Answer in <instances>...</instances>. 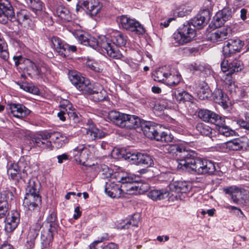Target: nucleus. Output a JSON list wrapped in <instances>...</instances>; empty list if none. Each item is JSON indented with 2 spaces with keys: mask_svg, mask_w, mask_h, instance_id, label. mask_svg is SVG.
<instances>
[{
  "mask_svg": "<svg viewBox=\"0 0 249 249\" xmlns=\"http://www.w3.org/2000/svg\"><path fill=\"white\" fill-rule=\"evenodd\" d=\"M166 150L167 153L173 156H179L182 158L178 163L177 167L179 169L185 170L197 175H211L215 171L213 162L205 159L192 158L190 149L183 144L169 145L166 147Z\"/></svg>",
  "mask_w": 249,
  "mask_h": 249,
  "instance_id": "nucleus-1",
  "label": "nucleus"
},
{
  "mask_svg": "<svg viewBox=\"0 0 249 249\" xmlns=\"http://www.w3.org/2000/svg\"><path fill=\"white\" fill-rule=\"evenodd\" d=\"M73 34L82 44L89 46L94 49H101L104 53H106L110 57L114 59H121L122 57V53L118 51L116 47L110 45L109 40L105 36L96 39L82 30L75 31Z\"/></svg>",
  "mask_w": 249,
  "mask_h": 249,
  "instance_id": "nucleus-2",
  "label": "nucleus"
},
{
  "mask_svg": "<svg viewBox=\"0 0 249 249\" xmlns=\"http://www.w3.org/2000/svg\"><path fill=\"white\" fill-rule=\"evenodd\" d=\"M113 178L117 182L121 183L123 196L125 194L132 195L141 193L145 191L147 188V184H141L135 182V178L133 175L127 172L119 171L116 172Z\"/></svg>",
  "mask_w": 249,
  "mask_h": 249,
  "instance_id": "nucleus-3",
  "label": "nucleus"
},
{
  "mask_svg": "<svg viewBox=\"0 0 249 249\" xmlns=\"http://www.w3.org/2000/svg\"><path fill=\"white\" fill-rule=\"evenodd\" d=\"M108 118L121 128L135 129L142 125V121L137 116L131 115L112 110L108 113Z\"/></svg>",
  "mask_w": 249,
  "mask_h": 249,
  "instance_id": "nucleus-4",
  "label": "nucleus"
},
{
  "mask_svg": "<svg viewBox=\"0 0 249 249\" xmlns=\"http://www.w3.org/2000/svg\"><path fill=\"white\" fill-rule=\"evenodd\" d=\"M141 126L144 135L149 139L165 142H171L173 139V136L170 133L166 132L160 133L159 125L153 122L142 123Z\"/></svg>",
  "mask_w": 249,
  "mask_h": 249,
  "instance_id": "nucleus-5",
  "label": "nucleus"
},
{
  "mask_svg": "<svg viewBox=\"0 0 249 249\" xmlns=\"http://www.w3.org/2000/svg\"><path fill=\"white\" fill-rule=\"evenodd\" d=\"M236 0H218V7L221 9L217 12L214 17L215 26H220L226 21L230 20L232 17V12L231 7L235 4Z\"/></svg>",
  "mask_w": 249,
  "mask_h": 249,
  "instance_id": "nucleus-6",
  "label": "nucleus"
},
{
  "mask_svg": "<svg viewBox=\"0 0 249 249\" xmlns=\"http://www.w3.org/2000/svg\"><path fill=\"white\" fill-rule=\"evenodd\" d=\"M196 36L195 29L188 23L184 24L173 35V39L179 45H183L191 41Z\"/></svg>",
  "mask_w": 249,
  "mask_h": 249,
  "instance_id": "nucleus-7",
  "label": "nucleus"
},
{
  "mask_svg": "<svg viewBox=\"0 0 249 249\" xmlns=\"http://www.w3.org/2000/svg\"><path fill=\"white\" fill-rule=\"evenodd\" d=\"M120 26L123 29L135 32L138 35H142L145 32L143 26L135 19L131 18L126 15H122L117 18Z\"/></svg>",
  "mask_w": 249,
  "mask_h": 249,
  "instance_id": "nucleus-8",
  "label": "nucleus"
},
{
  "mask_svg": "<svg viewBox=\"0 0 249 249\" xmlns=\"http://www.w3.org/2000/svg\"><path fill=\"white\" fill-rule=\"evenodd\" d=\"M96 148L94 145L84 146L79 145L73 151L76 161L83 165H86V162L94 155Z\"/></svg>",
  "mask_w": 249,
  "mask_h": 249,
  "instance_id": "nucleus-9",
  "label": "nucleus"
},
{
  "mask_svg": "<svg viewBox=\"0 0 249 249\" xmlns=\"http://www.w3.org/2000/svg\"><path fill=\"white\" fill-rule=\"evenodd\" d=\"M69 79L76 89L84 94L90 92L91 83L89 80L82 76L80 73L71 71L69 74Z\"/></svg>",
  "mask_w": 249,
  "mask_h": 249,
  "instance_id": "nucleus-10",
  "label": "nucleus"
},
{
  "mask_svg": "<svg viewBox=\"0 0 249 249\" xmlns=\"http://www.w3.org/2000/svg\"><path fill=\"white\" fill-rule=\"evenodd\" d=\"M15 18L13 8L8 0H0V22L6 24Z\"/></svg>",
  "mask_w": 249,
  "mask_h": 249,
  "instance_id": "nucleus-11",
  "label": "nucleus"
},
{
  "mask_svg": "<svg viewBox=\"0 0 249 249\" xmlns=\"http://www.w3.org/2000/svg\"><path fill=\"white\" fill-rule=\"evenodd\" d=\"M105 191L111 198H120L123 196L121 183L116 179H110L106 182Z\"/></svg>",
  "mask_w": 249,
  "mask_h": 249,
  "instance_id": "nucleus-12",
  "label": "nucleus"
},
{
  "mask_svg": "<svg viewBox=\"0 0 249 249\" xmlns=\"http://www.w3.org/2000/svg\"><path fill=\"white\" fill-rule=\"evenodd\" d=\"M13 194L8 190H2L0 193V218H3L8 214V203L12 200Z\"/></svg>",
  "mask_w": 249,
  "mask_h": 249,
  "instance_id": "nucleus-13",
  "label": "nucleus"
},
{
  "mask_svg": "<svg viewBox=\"0 0 249 249\" xmlns=\"http://www.w3.org/2000/svg\"><path fill=\"white\" fill-rule=\"evenodd\" d=\"M243 45V42L238 38L229 39L223 47L224 55L225 57H229L231 54L240 52Z\"/></svg>",
  "mask_w": 249,
  "mask_h": 249,
  "instance_id": "nucleus-14",
  "label": "nucleus"
},
{
  "mask_svg": "<svg viewBox=\"0 0 249 249\" xmlns=\"http://www.w3.org/2000/svg\"><path fill=\"white\" fill-rule=\"evenodd\" d=\"M198 116L203 121L215 124H222L224 122V118L208 109L200 110Z\"/></svg>",
  "mask_w": 249,
  "mask_h": 249,
  "instance_id": "nucleus-15",
  "label": "nucleus"
},
{
  "mask_svg": "<svg viewBox=\"0 0 249 249\" xmlns=\"http://www.w3.org/2000/svg\"><path fill=\"white\" fill-rule=\"evenodd\" d=\"M32 141L36 146L43 149H52L53 146L49 132H42L35 136L32 139Z\"/></svg>",
  "mask_w": 249,
  "mask_h": 249,
  "instance_id": "nucleus-16",
  "label": "nucleus"
},
{
  "mask_svg": "<svg viewBox=\"0 0 249 249\" xmlns=\"http://www.w3.org/2000/svg\"><path fill=\"white\" fill-rule=\"evenodd\" d=\"M83 4L86 13L92 18L97 16L102 8L99 0H86L83 1Z\"/></svg>",
  "mask_w": 249,
  "mask_h": 249,
  "instance_id": "nucleus-17",
  "label": "nucleus"
},
{
  "mask_svg": "<svg viewBox=\"0 0 249 249\" xmlns=\"http://www.w3.org/2000/svg\"><path fill=\"white\" fill-rule=\"evenodd\" d=\"M6 216L5 231L7 232H11L17 227L19 222V213L16 211H12Z\"/></svg>",
  "mask_w": 249,
  "mask_h": 249,
  "instance_id": "nucleus-18",
  "label": "nucleus"
},
{
  "mask_svg": "<svg viewBox=\"0 0 249 249\" xmlns=\"http://www.w3.org/2000/svg\"><path fill=\"white\" fill-rule=\"evenodd\" d=\"M41 203L40 195H25L23 201V206L30 211L38 209Z\"/></svg>",
  "mask_w": 249,
  "mask_h": 249,
  "instance_id": "nucleus-19",
  "label": "nucleus"
},
{
  "mask_svg": "<svg viewBox=\"0 0 249 249\" xmlns=\"http://www.w3.org/2000/svg\"><path fill=\"white\" fill-rule=\"evenodd\" d=\"M231 29L230 27H223L214 30L208 35V38L213 42L221 41L227 38L231 34Z\"/></svg>",
  "mask_w": 249,
  "mask_h": 249,
  "instance_id": "nucleus-20",
  "label": "nucleus"
},
{
  "mask_svg": "<svg viewBox=\"0 0 249 249\" xmlns=\"http://www.w3.org/2000/svg\"><path fill=\"white\" fill-rule=\"evenodd\" d=\"M41 226V223L37 222L30 227L27 236L26 246L27 248H32L34 247L35 240L39 234Z\"/></svg>",
  "mask_w": 249,
  "mask_h": 249,
  "instance_id": "nucleus-21",
  "label": "nucleus"
},
{
  "mask_svg": "<svg viewBox=\"0 0 249 249\" xmlns=\"http://www.w3.org/2000/svg\"><path fill=\"white\" fill-rule=\"evenodd\" d=\"M109 40L110 44L116 47L118 51L121 53L117 46H123L126 43V37L118 31H113L110 33V39L107 38Z\"/></svg>",
  "mask_w": 249,
  "mask_h": 249,
  "instance_id": "nucleus-22",
  "label": "nucleus"
},
{
  "mask_svg": "<svg viewBox=\"0 0 249 249\" xmlns=\"http://www.w3.org/2000/svg\"><path fill=\"white\" fill-rule=\"evenodd\" d=\"M90 89V93H85L84 94L91 95L92 99L95 102L102 101L107 97L106 91L99 85L94 86L91 84Z\"/></svg>",
  "mask_w": 249,
  "mask_h": 249,
  "instance_id": "nucleus-23",
  "label": "nucleus"
},
{
  "mask_svg": "<svg viewBox=\"0 0 249 249\" xmlns=\"http://www.w3.org/2000/svg\"><path fill=\"white\" fill-rule=\"evenodd\" d=\"M224 192L231 196L232 201L235 204H238L240 198H242V194L245 192L244 189L236 186H232L224 188Z\"/></svg>",
  "mask_w": 249,
  "mask_h": 249,
  "instance_id": "nucleus-24",
  "label": "nucleus"
},
{
  "mask_svg": "<svg viewBox=\"0 0 249 249\" xmlns=\"http://www.w3.org/2000/svg\"><path fill=\"white\" fill-rule=\"evenodd\" d=\"M169 187L172 192L181 193H186L191 189L190 184L182 181H173L170 183Z\"/></svg>",
  "mask_w": 249,
  "mask_h": 249,
  "instance_id": "nucleus-25",
  "label": "nucleus"
},
{
  "mask_svg": "<svg viewBox=\"0 0 249 249\" xmlns=\"http://www.w3.org/2000/svg\"><path fill=\"white\" fill-rule=\"evenodd\" d=\"M209 18V11L206 10H203L192 19L191 24L194 27L201 28L204 26Z\"/></svg>",
  "mask_w": 249,
  "mask_h": 249,
  "instance_id": "nucleus-26",
  "label": "nucleus"
},
{
  "mask_svg": "<svg viewBox=\"0 0 249 249\" xmlns=\"http://www.w3.org/2000/svg\"><path fill=\"white\" fill-rule=\"evenodd\" d=\"M16 20L17 22L26 28L31 27L32 20L30 13L26 10H21L17 13Z\"/></svg>",
  "mask_w": 249,
  "mask_h": 249,
  "instance_id": "nucleus-27",
  "label": "nucleus"
},
{
  "mask_svg": "<svg viewBox=\"0 0 249 249\" xmlns=\"http://www.w3.org/2000/svg\"><path fill=\"white\" fill-rule=\"evenodd\" d=\"M181 75L178 71L172 69L170 67L168 74L166 75L164 83L169 86H174L178 85L180 81Z\"/></svg>",
  "mask_w": 249,
  "mask_h": 249,
  "instance_id": "nucleus-28",
  "label": "nucleus"
},
{
  "mask_svg": "<svg viewBox=\"0 0 249 249\" xmlns=\"http://www.w3.org/2000/svg\"><path fill=\"white\" fill-rule=\"evenodd\" d=\"M50 135L52 142L57 148H61L68 142L67 137L60 132L50 133Z\"/></svg>",
  "mask_w": 249,
  "mask_h": 249,
  "instance_id": "nucleus-29",
  "label": "nucleus"
},
{
  "mask_svg": "<svg viewBox=\"0 0 249 249\" xmlns=\"http://www.w3.org/2000/svg\"><path fill=\"white\" fill-rule=\"evenodd\" d=\"M10 109L13 115L19 118L23 117L29 112V110L21 104H11Z\"/></svg>",
  "mask_w": 249,
  "mask_h": 249,
  "instance_id": "nucleus-30",
  "label": "nucleus"
},
{
  "mask_svg": "<svg viewBox=\"0 0 249 249\" xmlns=\"http://www.w3.org/2000/svg\"><path fill=\"white\" fill-rule=\"evenodd\" d=\"M86 134L90 140L101 139L105 136L104 132L95 127L91 122L89 127L87 128Z\"/></svg>",
  "mask_w": 249,
  "mask_h": 249,
  "instance_id": "nucleus-31",
  "label": "nucleus"
},
{
  "mask_svg": "<svg viewBox=\"0 0 249 249\" xmlns=\"http://www.w3.org/2000/svg\"><path fill=\"white\" fill-rule=\"evenodd\" d=\"M170 66H164L159 68L153 73L154 80L159 82H164L166 75L168 74Z\"/></svg>",
  "mask_w": 249,
  "mask_h": 249,
  "instance_id": "nucleus-32",
  "label": "nucleus"
},
{
  "mask_svg": "<svg viewBox=\"0 0 249 249\" xmlns=\"http://www.w3.org/2000/svg\"><path fill=\"white\" fill-rule=\"evenodd\" d=\"M196 93L199 99L205 100L212 95V91L207 84L203 82L199 84L196 90Z\"/></svg>",
  "mask_w": 249,
  "mask_h": 249,
  "instance_id": "nucleus-33",
  "label": "nucleus"
},
{
  "mask_svg": "<svg viewBox=\"0 0 249 249\" xmlns=\"http://www.w3.org/2000/svg\"><path fill=\"white\" fill-rule=\"evenodd\" d=\"M39 182L35 178L30 179L26 188V195H39Z\"/></svg>",
  "mask_w": 249,
  "mask_h": 249,
  "instance_id": "nucleus-34",
  "label": "nucleus"
},
{
  "mask_svg": "<svg viewBox=\"0 0 249 249\" xmlns=\"http://www.w3.org/2000/svg\"><path fill=\"white\" fill-rule=\"evenodd\" d=\"M20 173L15 163L8 165L7 175L11 179L18 181L19 179H21Z\"/></svg>",
  "mask_w": 249,
  "mask_h": 249,
  "instance_id": "nucleus-35",
  "label": "nucleus"
},
{
  "mask_svg": "<svg viewBox=\"0 0 249 249\" xmlns=\"http://www.w3.org/2000/svg\"><path fill=\"white\" fill-rule=\"evenodd\" d=\"M169 195V192L165 190L154 189L148 193V196L153 200H159L166 198Z\"/></svg>",
  "mask_w": 249,
  "mask_h": 249,
  "instance_id": "nucleus-36",
  "label": "nucleus"
},
{
  "mask_svg": "<svg viewBox=\"0 0 249 249\" xmlns=\"http://www.w3.org/2000/svg\"><path fill=\"white\" fill-rule=\"evenodd\" d=\"M214 101L218 104L223 106H226L229 98L226 94H224L220 89H216L213 93Z\"/></svg>",
  "mask_w": 249,
  "mask_h": 249,
  "instance_id": "nucleus-37",
  "label": "nucleus"
},
{
  "mask_svg": "<svg viewBox=\"0 0 249 249\" xmlns=\"http://www.w3.org/2000/svg\"><path fill=\"white\" fill-rule=\"evenodd\" d=\"M137 165H142L145 167H151L154 165V161L150 155L140 153Z\"/></svg>",
  "mask_w": 249,
  "mask_h": 249,
  "instance_id": "nucleus-38",
  "label": "nucleus"
},
{
  "mask_svg": "<svg viewBox=\"0 0 249 249\" xmlns=\"http://www.w3.org/2000/svg\"><path fill=\"white\" fill-rule=\"evenodd\" d=\"M174 96L177 101L183 102L190 101L193 98L190 94L182 89H176Z\"/></svg>",
  "mask_w": 249,
  "mask_h": 249,
  "instance_id": "nucleus-39",
  "label": "nucleus"
},
{
  "mask_svg": "<svg viewBox=\"0 0 249 249\" xmlns=\"http://www.w3.org/2000/svg\"><path fill=\"white\" fill-rule=\"evenodd\" d=\"M223 81L225 84V88L228 90L231 93L235 91L236 87L231 73H228L223 76Z\"/></svg>",
  "mask_w": 249,
  "mask_h": 249,
  "instance_id": "nucleus-40",
  "label": "nucleus"
},
{
  "mask_svg": "<svg viewBox=\"0 0 249 249\" xmlns=\"http://www.w3.org/2000/svg\"><path fill=\"white\" fill-rule=\"evenodd\" d=\"M56 14L62 20L65 21H70L71 18L68 9L62 6H58L57 8Z\"/></svg>",
  "mask_w": 249,
  "mask_h": 249,
  "instance_id": "nucleus-41",
  "label": "nucleus"
},
{
  "mask_svg": "<svg viewBox=\"0 0 249 249\" xmlns=\"http://www.w3.org/2000/svg\"><path fill=\"white\" fill-rule=\"evenodd\" d=\"M224 123L225 122L222 124H216L217 126V129L218 133L225 137L233 136L235 134L234 131L231 129L228 126L224 125Z\"/></svg>",
  "mask_w": 249,
  "mask_h": 249,
  "instance_id": "nucleus-42",
  "label": "nucleus"
},
{
  "mask_svg": "<svg viewBox=\"0 0 249 249\" xmlns=\"http://www.w3.org/2000/svg\"><path fill=\"white\" fill-rule=\"evenodd\" d=\"M52 43L53 48L58 52L60 55H63V46L66 43H64L59 38L53 36L52 38Z\"/></svg>",
  "mask_w": 249,
  "mask_h": 249,
  "instance_id": "nucleus-43",
  "label": "nucleus"
},
{
  "mask_svg": "<svg viewBox=\"0 0 249 249\" xmlns=\"http://www.w3.org/2000/svg\"><path fill=\"white\" fill-rule=\"evenodd\" d=\"M26 3L34 12L37 13L42 9L43 3L40 0H26Z\"/></svg>",
  "mask_w": 249,
  "mask_h": 249,
  "instance_id": "nucleus-44",
  "label": "nucleus"
},
{
  "mask_svg": "<svg viewBox=\"0 0 249 249\" xmlns=\"http://www.w3.org/2000/svg\"><path fill=\"white\" fill-rule=\"evenodd\" d=\"M196 129L201 135L212 137V129L208 125L203 123L198 124L196 126Z\"/></svg>",
  "mask_w": 249,
  "mask_h": 249,
  "instance_id": "nucleus-45",
  "label": "nucleus"
},
{
  "mask_svg": "<svg viewBox=\"0 0 249 249\" xmlns=\"http://www.w3.org/2000/svg\"><path fill=\"white\" fill-rule=\"evenodd\" d=\"M27 71L28 75L31 77H33L34 76H38L39 64L36 65L34 62L30 61L27 68Z\"/></svg>",
  "mask_w": 249,
  "mask_h": 249,
  "instance_id": "nucleus-46",
  "label": "nucleus"
},
{
  "mask_svg": "<svg viewBox=\"0 0 249 249\" xmlns=\"http://www.w3.org/2000/svg\"><path fill=\"white\" fill-rule=\"evenodd\" d=\"M242 68L241 62L235 60L229 64L228 66V73L232 74L235 72H238L241 71Z\"/></svg>",
  "mask_w": 249,
  "mask_h": 249,
  "instance_id": "nucleus-47",
  "label": "nucleus"
},
{
  "mask_svg": "<svg viewBox=\"0 0 249 249\" xmlns=\"http://www.w3.org/2000/svg\"><path fill=\"white\" fill-rule=\"evenodd\" d=\"M139 154H140V153L138 152H127L124 157L128 161L137 165L138 162Z\"/></svg>",
  "mask_w": 249,
  "mask_h": 249,
  "instance_id": "nucleus-48",
  "label": "nucleus"
},
{
  "mask_svg": "<svg viewBox=\"0 0 249 249\" xmlns=\"http://www.w3.org/2000/svg\"><path fill=\"white\" fill-rule=\"evenodd\" d=\"M21 89L25 90V91L34 94H37L39 92L38 89L32 85L31 84H29L27 83H23L19 85Z\"/></svg>",
  "mask_w": 249,
  "mask_h": 249,
  "instance_id": "nucleus-49",
  "label": "nucleus"
},
{
  "mask_svg": "<svg viewBox=\"0 0 249 249\" xmlns=\"http://www.w3.org/2000/svg\"><path fill=\"white\" fill-rule=\"evenodd\" d=\"M139 214H134L130 220L127 221L125 225L121 226L120 228L121 229H127L129 228V226L131 225L133 226L137 227L139 221Z\"/></svg>",
  "mask_w": 249,
  "mask_h": 249,
  "instance_id": "nucleus-50",
  "label": "nucleus"
},
{
  "mask_svg": "<svg viewBox=\"0 0 249 249\" xmlns=\"http://www.w3.org/2000/svg\"><path fill=\"white\" fill-rule=\"evenodd\" d=\"M225 146L229 150L233 151L238 150L241 147L239 140L237 139H234L226 142Z\"/></svg>",
  "mask_w": 249,
  "mask_h": 249,
  "instance_id": "nucleus-51",
  "label": "nucleus"
},
{
  "mask_svg": "<svg viewBox=\"0 0 249 249\" xmlns=\"http://www.w3.org/2000/svg\"><path fill=\"white\" fill-rule=\"evenodd\" d=\"M16 165H17L20 172H22L23 173L26 172L29 168L28 162L26 161L23 157L21 158L18 162L16 163Z\"/></svg>",
  "mask_w": 249,
  "mask_h": 249,
  "instance_id": "nucleus-52",
  "label": "nucleus"
},
{
  "mask_svg": "<svg viewBox=\"0 0 249 249\" xmlns=\"http://www.w3.org/2000/svg\"><path fill=\"white\" fill-rule=\"evenodd\" d=\"M102 169V174L105 175V177L110 178V179H115L113 178L114 174L116 172L113 173L111 169H110L107 165H104L101 166Z\"/></svg>",
  "mask_w": 249,
  "mask_h": 249,
  "instance_id": "nucleus-53",
  "label": "nucleus"
},
{
  "mask_svg": "<svg viewBox=\"0 0 249 249\" xmlns=\"http://www.w3.org/2000/svg\"><path fill=\"white\" fill-rule=\"evenodd\" d=\"M49 72V68L45 64L42 63L39 64V73L38 76H45Z\"/></svg>",
  "mask_w": 249,
  "mask_h": 249,
  "instance_id": "nucleus-54",
  "label": "nucleus"
},
{
  "mask_svg": "<svg viewBox=\"0 0 249 249\" xmlns=\"http://www.w3.org/2000/svg\"><path fill=\"white\" fill-rule=\"evenodd\" d=\"M224 208L227 209H231L232 211H233V213L234 214L241 216V215L243 216V213L240 209L236 207L235 206H231L229 204H226L224 205Z\"/></svg>",
  "mask_w": 249,
  "mask_h": 249,
  "instance_id": "nucleus-55",
  "label": "nucleus"
},
{
  "mask_svg": "<svg viewBox=\"0 0 249 249\" xmlns=\"http://www.w3.org/2000/svg\"><path fill=\"white\" fill-rule=\"evenodd\" d=\"M60 107L61 110H64L66 111L71 110L72 107L71 104L67 100L62 101L60 102Z\"/></svg>",
  "mask_w": 249,
  "mask_h": 249,
  "instance_id": "nucleus-56",
  "label": "nucleus"
},
{
  "mask_svg": "<svg viewBox=\"0 0 249 249\" xmlns=\"http://www.w3.org/2000/svg\"><path fill=\"white\" fill-rule=\"evenodd\" d=\"M170 104V102L168 101L166 99L162 98L159 100L158 104L159 109L161 110L166 109L169 107Z\"/></svg>",
  "mask_w": 249,
  "mask_h": 249,
  "instance_id": "nucleus-57",
  "label": "nucleus"
},
{
  "mask_svg": "<svg viewBox=\"0 0 249 249\" xmlns=\"http://www.w3.org/2000/svg\"><path fill=\"white\" fill-rule=\"evenodd\" d=\"M77 50V48L74 45H70L68 44H65L63 46V55L66 56L65 53L75 52Z\"/></svg>",
  "mask_w": 249,
  "mask_h": 249,
  "instance_id": "nucleus-58",
  "label": "nucleus"
},
{
  "mask_svg": "<svg viewBox=\"0 0 249 249\" xmlns=\"http://www.w3.org/2000/svg\"><path fill=\"white\" fill-rule=\"evenodd\" d=\"M86 1V0H78L75 8V12L76 13L78 14L79 12H81L82 10H85L83 4V1Z\"/></svg>",
  "mask_w": 249,
  "mask_h": 249,
  "instance_id": "nucleus-59",
  "label": "nucleus"
},
{
  "mask_svg": "<svg viewBox=\"0 0 249 249\" xmlns=\"http://www.w3.org/2000/svg\"><path fill=\"white\" fill-rule=\"evenodd\" d=\"M87 66L92 70L96 72H100V69L98 67L97 64L90 61L87 62Z\"/></svg>",
  "mask_w": 249,
  "mask_h": 249,
  "instance_id": "nucleus-60",
  "label": "nucleus"
},
{
  "mask_svg": "<svg viewBox=\"0 0 249 249\" xmlns=\"http://www.w3.org/2000/svg\"><path fill=\"white\" fill-rule=\"evenodd\" d=\"M56 219V216L54 213H52L47 218V220L50 223V226L52 227Z\"/></svg>",
  "mask_w": 249,
  "mask_h": 249,
  "instance_id": "nucleus-61",
  "label": "nucleus"
},
{
  "mask_svg": "<svg viewBox=\"0 0 249 249\" xmlns=\"http://www.w3.org/2000/svg\"><path fill=\"white\" fill-rule=\"evenodd\" d=\"M58 162L62 163L64 161L67 160L69 159V155L67 154H63L61 155H58L57 157Z\"/></svg>",
  "mask_w": 249,
  "mask_h": 249,
  "instance_id": "nucleus-62",
  "label": "nucleus"
},
{
  "mask_svg": "<svg viewBox=\"0 0 249 249\" xmlns=\"http://www.w3.org/2000/svg\"><path fill=\"white\" fill-rule=\"evenodd\" d=\"M66 113L69 117L73 120H75V119L77 118V115L76 113L71 109V110H67V111H66Z\"/></svg>",
  "mask_w": 249,
  "mask_h": 249,
  "instance_id": "nucleus-63",
  "label": "nucleus"
},
{
  "mask_svg": "<svg viewBox=\"0 0 249 249\" xmlns=\"http://www.w3.org/2000/svg\"><path fill=\"white\" fill-rule=\"evenodd\" d=\"M237 123L242 127L246 129L247 128L249 122L244 121L243 119H238L237 121Z\"/></svg>",
  "mask_w": 249,
  "mask_h": 249,
  "instance_id": "nucleus-64",
  "label": "nucleus"
}]
</instances>
